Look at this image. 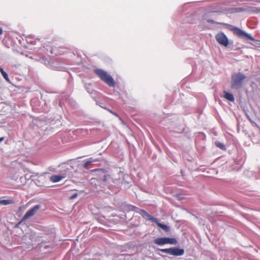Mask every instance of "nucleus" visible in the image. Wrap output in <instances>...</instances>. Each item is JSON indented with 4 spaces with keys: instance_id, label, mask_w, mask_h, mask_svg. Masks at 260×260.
<instances>
[{
    "instance_id": "nucleus-1",
    "label": "nucleus",
    "mask_w": 260,
    "mask_h": 260,
    "mask_svg": "<svg viewBox=\"0 0 260 260\" xmlns=\"http://www.w3.org/2000/svg\"><path fill=\"white\" fill-rule=\"evenodd\" d=\"M246 79V76L242 73L239 72L233 74L231 77V87L236 90L241 89Z\"/></svg>"
},
{
    "instance_id": "nucleus-2",
    "label": "nucleus",
    "mask_w": 260,
    "mask_h": 260,
    "mask_svg": "<svg viewBox=\"0 0 260 260\" xmlns=\"http://www.w3.org/2000/svg\"><path fill=\"white\" fill-rule=\"evenodd\" d=\"M232 30L233 33L237 36L239 38L245 39L246 40H251L254 42V44H253L255 47H260V41L255 39L250 34L246 32L242 29L237 27H234Z\"/></svg>"
},
{
    "instance_id": "nucleus-3",
    "label": "nucleus",
    "mask_w": 260,
    "mask_h": 260,
    "mask_svg": "<svg viewBox=\"0 0 260 260\" xmlns=\"http://www.w3.org/2000/svg\"><path fill=\"white\" fill-rule=\"evenodd\" d=\"M95 73L109 86L111 87L115 86L116 83L113 78L110 74H108L107 72L102 69H96L95 70Z\"/></svg>"
},
{
    "instance_id": "nucleus-4",
    "label": "nucleus",
    "mask_w": 260,
    "mask_h": 260,
    "mask_svg": "<svg viewBox=\"0 0 260 260\" xmlns=\"http://www.w3.org/2000/svg\"><path fill=\"white\" fill-rule=\"evenodd\" d=\"M153 243L160 246L166 244L176 245L178 244V241L175 238L160 237L155 239L153 240Z\"/></svg>"
},
{
    "instance_id": "nucleus-5",
    "label": "nucleus",
    "mask_w": 260,
    "mask_h": 260,
    "mask_svg": "<svg viewBox=\"0 0 260 260\" xmlns=\"http://www.w3.org/2000/svg\"><path fill=\"white\" fill-rule=\"evenodd\" d=\"M162 252L175 256H182L184 253V249L178 247H173L169 248L158 249Z\"/></svg>"
},
{
    "instance_id": "nucleus-6",
    "label": "nucleus",
    "mask_w": 260,
    "mask_h": 260,
    "mask_svg": "<svg viewBox=\"0 0 260 260\" xmlns=\"http://www.w3.org/2000/svg\"><path fill=\"white\" fill-rule=\"evenodd\" d=\"M215 39L219 44L224 47H228L229 44V39L223 32L218 33L215 36Z\"/></svg>"
},
{
    "instance_id": "nucleus-7",
    "label": "nucleus",
    "mask_w": 260,
    "mask_h": 260,
    "mask_svg": "<svg viewBox=\"0 0 260 260\" xmlns=\"http://www.w3.org/2000/svg\"><path fill=\"white\" fill-rule=\"evenodd\" d=\"M41 208L40 204L36 205L32 208L28 210L22 218L21 221H25L28 218L32 216Z\"/></svg>"
},
{
    "instance_id": "nucleus-8",
    "label": "nucleus",
    "mask_w": 260,
    "mask_h": 260,
    "mask_svg": "<svg viewBox=\"0 0 260 260\" xmlns=\"http://www.w3.org/2000/svg\"><path fill=\"white\" fill-rule=\"evenodd\" d=\"M153 220L154 221V223H155L158 226L161 228L167 234H170L171 233V228L170 226L160 222L157 218L153 219Z\"/></svg>"
},
{
    "instance_id": "nucleus-9",
    "label": "nucleus",
    "mask_w": 260,
    "mask_h": 260,
    "mask_svg": "<svg viewBox=\"0 0 260 260\" xmlns=\"http://www.w3.org/2000/svg\"><path fill=\"white\" fill-rule=\"evenodd\" d=\"M73 168L71 166L70 168H66L61 171L60 174L61 176H62L63 179L67 177L71 178L73 176Z\"/></svg>"
},
{
    "instance_id": "nucleus-10",
    "label": "nucleus",
    "mask_w": 260,
    "mask_h": 260,
    "mask_svg": "<svg viewBox=\"0 0 260 260\" xmlns=\"http://www.w3.org/2000/svg\"><path fill=\"white\" fill-rule=\"evenodd\" d=\"M138 213H139L143 218H148L151 221L154 222V221L153 220V219H156V218L152 216L150 214H149L146 211L139 209L138 211Z\"/></svg>"
},
{
    "instance_id": "nucleus-11",
    "label": "nucleus",
    "mask_w": 260,
    "mask_h": 260,
    "mask_svg": "<svg viewBox=\"0 0 260 260\" xmlns=\"http://www.w3.org/2000/svg\"><path fill=\"white\" fill-rule=\"evenodd\" d=\"M92 171L96 173V175L99 176V179L100 180V177H102L106 173H108V171L105 169H95L92 170Z\"/></svg>"
},
{
    "instance_id": "nucleus-12",
    "label": "nucleus",
    "mask_w": 260,
    "mask_h": 260,
    "mask_svg": "<svg viewBox=\"0 0 260 260\" xmlns=\"http://www.w3.org/2000/svg\"><path fill=\"white\" fill-rule=\"evenodd\" d=\"M248 11V8L243 7H233L230 9V12L232 13H240Z\"/></svg>"
},
{
    "instance_id": "nucleus-13",
    "label": "nucleus",
    "mask_w": 260,
    "mask_h": 260,
    "mask_svg": "<svg viewBox=\"0 0 260 260\" xmlns=\"http://www.w3.org/2000/svg\"><path fill=\"white\" fill-rule=\"evenodd\" d=\"M62 179H63V178L60 174L58 175H53L50 178V180L53 183L58 182Z\"/></svg>"
},
{
    "instance_id": "nucleus-14",
    "label": "nucleus",
    "mask_w": 260,
    "mask_h": 260,
    "mask_svg": "<svg viewBox=\"0 0 260 260\" xmlns=\"http://www.w3.org/2000/svg\"><path fill=\"white\" fill-rule=\"evenodd\" d=\"M69 99V95L66 93H62L59 97V105L62 107L65 101H67Z\"/></svg>"
},
{
    "instance_id": "nucleus-15",
    "label": "nucleus",
    "mask_w": 260,
    "mask_h": 260,
    "mask_svg": "<svg viewBox=\"0 0 260 260\" xmlns=\"http://www.w3.org/2000/svg\"><path fill=\"white\" fill-rule=\"evenodd\" d=\"M84 87L86 90V91L90 94H96V91L93 89L92 86L91 84L89 83H85Z\"/></svg>"
},
{
    "instance_id": "nucleus-16",
    "label": "nucleus",
    "mask_w": 260,
    "mask_h": 260,
    "mask_svg": "<svg viewBox=\"0 0 260 260\" xmlns=\"http://www.w3.org/2000/svg\"><path fill=\"white\" fill-rule=\"evenodd\" d=\"M224 96V98L225 99H226L227 100H228V101H229L230 102H234L235 101L234 96L231 93H230L229 92L224 91V96Z\"/></svg>"
},
{
    "instance_id": "nucleus-17",
    "label": "nucleus",
    "mask_w": 260,
    "mask_h": 260,
    "mask_svg": "<svg viewBox=\"0 0 260 260\" xmlns=\"http://www.w3.org/2000/svg\"><path fill=\"white\" fill-rule=\"evenodd\" d=\"M83 162V164L82 165V168L85 170H88L91 168L89 166H91L92 164H91L89 158L84 160Z\"/></svg>"
},
{
    "instance_id": "nucleus-18",
    "label": "nucleus",
    "mask_w": 260,
    "mask_h": 260,
    "mask_svg": "<svg viewBox=\"0 0 260 260\" xmlns=\"http://www.w3.org/2000/svg\"><path fill=\"white\" fill-rule=\"evenodd\" d=\"M26 41L27 43L31 46H34L36 44V40H34L32 36L29 35L26 37Z\"/></svg>"
},
{
    "instance_id": "nucleus-19",
    "label": "nucleus",
    "mask_w": 260,
    "mask_h": 260,
    "mask_svg": "<svg viewBox=\"0 0 260 260\" xmlns=\"http://www.w3.org/2000/svg\"><path fill=\"white\" fill-rule=\"evenodd\" d=\"M54 234H52L48 238H47L46 240L45 239H41V243L42 245L45 244L46 243L51 242L53 241L54 239Z\"/></svg>"
},
{
    "instance_id": "nucleus-20",
    "label": "nucleus",
    "mask_w": 260,
    "mask_h": 260,
    "mask_svg": "<svg viewBox=\"0 0 260 260\" xmlns=\"http://www.w3.org/2000/svg\"><path fill=\"white\" fill-rule=\"evenodd\" d=\"M126 210H127L128 211H133L136 212V213H138V211H139V210L140 209V208L137 207L136 206H135L134 205H130V204L126 205Z\"/></svg>"
},
{
    "instance_id": "nucleus-21",
    "label": "nucleus",
    "mask_w": 260,
    "mask_h": 260,
    "mask_svg": "<svg viewBox=\"0 0 260 260\" xmlns=\"http://www.w3.org/2000/svg\"><path fill=\"white\" fill-rule=\"evenodd\" d=\"M111 178L110 175L109 174V172L104 175L102 177L100 178V181L102 183H106L109 179Z\"/></svg>"
},
{
    "instance_id": "nucleus-22",
    "label": "nucleus",
    "mask_w": 260,
    "mask_h": 260,
    "mask_svg": "<svg viewBox=\"0 0 260 260\" xmlns=\"http://www.w3.org/2000/svg\"><path fill=\"white\" fill-rule=\"evenodd\" d=\"M0 72L3 75L4 78L8 82H10V79L8 74L4 71V69L0 67Z\"/></svg>"
},
{
    "instance_id": "nucleus-23",
    "label": "nucleus",
    "mask_w": 260,
    "mask_h": 260,
    "mask_svg": "<svg viewBox=\"0 0 260 260\" xmlns=\"http://www.w3.org/2000/svg\"><path fill=\"white\" fill-rule=\"evenodd\" d=\"M215 145L217 147L219 148L220 149L222 150H226V147L225 145L219 141H215Z\"/></svg>"
},
{
    "instance_id": "nucleus-24",
    "label": "nucleus",
    "mask_w": 260,
    "mask_h": 260,
    "mask_svg": "<svg viewBox=\"0 0 260 260\" xmlns=\"http://www.w3.org/2000/svg\"><path fill=\"white\" fill-rule=\"evenodd\" d=\"M88 158H89V161H90L91 164H92V165H94L95 163L100 162L102 160V158L101 157L94 158L93 157H91Z\"/></svg>"
},
{
    "instance_id": "nucleus-25",
    "label": "nucleus",
    "mask_w": 260,
    "mask_h": 260,
    "mask_svg": "<svg viewBox=\"0 0 260 260\" xmlns=\"http://www.w3.org/2000/svg\"><path fill=\"white\" fill-rule=\"evenodd\" d=\"M13 203L12 200H0V204L3 205H7L11 204Z\"/></svg>"
},
{
    "instance_id": "nucleus-26",
    "label": "nucleus",
    "mask_w": 260,
    "mask_h": 260,
    "mask_svg": "<svg viewBox=\"0 0 260 260\" xmlns=\"http://www.w3.org/2000/svg\"><path fill=\"white\" fill-rule=\"evenodd\" d=\"M78 196V193H75L74 194H73L72 196H71L69 198V199L70 200H73L75 198H76Z\"/></svg>"
},
{
    "instance_id": "nucleus-27",
    "label": "nucleus",
    "mask_w": 260,
    "mask_h": 260,
    "mask_svg": "<svg viewBox=\"0 0 260 260\" xmlns=\"http://www.w3.org/2000/svg\"><path fill=\"white\" fill-rule=\"evenodd\" d=\"M207 22L209 23H211V24H214V23H216V22L213 20H212V19H208L207 20Z\"/></svg>"
},
{
    "instance_id": "nucleus-28",
    "label": "nucleus",
    "mask_w": 260,
    "mask_h": 260,
    "mask_svg": "<svg viewBox=\"0 0 260 260\" xmlns=\"http://www.w3.org/2000/svg\"><path fill=\"white\" fill-rule=\"evenodd\" d=\"M3 32V29L0 27V35H2Z\"/></svg>"
},
{
    "instance_id": "nucleus-29",
    "label": "nucleus",
    "mask_w": 260,
    "mask_h": 260,
    "mask_svg": "<svg viewBox=\"0 0 260 260\" xmlns=\"http://www.w3.org/2000/svg\"><path fill=\"white\" fill-rule=\"evenodd\" d=\"M4 140V137L0 138V143L2 142Z\"/></svg>"
},
{
    "instance_id": "nucleus-30",
    "label": "nucleus",
    "mask_w": 260,
    "mask_h": 260,
    "mask_svg": "<svg viewBox=\"0 0 260 260\" xmlns=\"http://www.w3.org/2000/svg\"><path fill=\"white\" fill-rule=\"evenodd\" d=\"M109 111H110L111 113H112L113 114H114V115H117V114H116V113L113 112H112V111H111V110H109Z\"/></svg>"
},
{
    "instance_id": "nucleus-31",
    "label": "nucleus",
    "mask_w": 260,
    "mask_h": 260,
    "mask_svg": "<svg viewBox=\"0 0 260 260\" xmlns=\"http://www.w3.org/2000/svg\"><path fill=\"white\" fill-rule=\"evenodd\" d=\"M45 248H48L50 247V245H45L44 246Z\"/></svg>"
},
{
    "instance_id": "nucleus-32",
    "label": "nucleus",
    "mask_w": 260,
    "mask_h": 260,
    "mask_svg": "<svg viewBox=\"0 0 260 260\" xmlns=\"http://www.w3.org/2000/svg\"><path fill=\"white\" fill-rule=\"evenodd\" d=\"M258 173H259V177H260V169H259Z\"/></svg>"
},
{
    "instance_id": "nucleus-33",
    "label": "nucleus",
    "mask_w": 260,
    "mask_h": 260,
    "mask_svg": "<svg viewBox=\"0 0 260 260\" xmlns=\"http://www.w3.org/2000/svg\"><path fill=\"white\" fill-rule=\"evenodd\" d=\"M186 5H187V4H185V5L183 7H185Z\"/></svg>"
}]
</instances>
